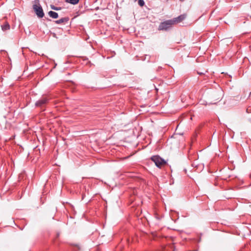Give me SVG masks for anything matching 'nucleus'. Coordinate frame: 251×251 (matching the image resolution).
Listing matches in <instances>:
<instances>
[{
	"label": "nucleus",
	"instance_id": "nucleus-1",
	"mask_svg": "<svg viewBox=\"0 0 251 251\" xmlns=\"http://www.w3.org/2000/svg\"><path fill=\"white\" fill-rule=\"evenodd\" d=\"M32 8L38 18H42L44 17L45 14L43 11V9L40 4L39 0H34Z\"/></svg>",
	"mask_w": 251,
	"mask_h": 251
},
{
	"label": "nucleus",
	"instance_id": "nucleus-2",
	"mask_svg": "<svg viewBox=\"0 0 251 251\" xmlns=\"http://www.w3.org/2000/svg\"><path fill=\"white\" fill-rule=\"evenodd\" d=\"M151 160L155 163V165L161 168L166 164V161L161 158L159 155H154L151 157Z\"/></svg>",
	"mask_w": 251,
	"mask_h": 251
},
{
	"label": "nucleus",
	"instance_id": "nucleus-3",
	"mask_svg": "<svg viewBox=\"0 0 251 251\" xmlns=\"http://www.w3.org/2000/svg\"><path fill=\"white\" fill-rule=\"evenodd\" d=\"M174 25L171 20H167L160 23L158 27L159 30H167Z\"/></svg>",
	"mask_w": 251,
	"mask_h": 251
},
{
	"label": "nucleus",
	"instance_id": "nucleus-4",
	"mask_svg": "<svg viewBox=\"0 0 251 251\" xmlns=\"http://www.w3.org/2000/svg\"><path fill=\"white\" fill-rule=\"evenodd\" d=\"M49 101V99L47 97H43L37 100L35 103L37 107H44Z\"/></svg>",
	"mask_w": 251,
	"mask_h": 251
},
{
	"label": "nucleus",
	"instance_id": "nucleus-5",
	"mask_svg": "<svg viewBox=\"0 0 251 251\" xmlns=\"http://www.w3.org/2000/svg\"><path fill=\"white\" fill-rule=\"evenodd\" d=\"M186 15L185 14H182L176 18H174L173 19H171L173 25L179 23L184 20L186 18Z\"/></svg>",
	"mask_w": 251,
	"mask_h": 251
},
{
	"label": "nucleus",
	"instance_id": "nucleus-6",
	"mask_svg": "<svg viewBox=\"0 0 251 251\" xmlns=\"http://www.w3.org/2000/svg\"><path fill=\"white\" fill-rule=\"evenodd\" d=\"M69 21V18L68 17L62 18L58 20L55 21L54 22L56 24H61L68 23Z\"/></svg>",
	"mask_w": 251,
	"mask_h": 251
},
{
	"label": "nucleus",
	"instance_id": "nucleus-7",
	"mask_svg": "<svg viewBox=\"0 0 251 251\" xmlns=\"http://www.w3.org/2000/svg\"><path fill=\"white\" fill-rule=\"evenodd\" d=\"M48 15L50 17L53 19H57L58 17V14L56 12L50 11L48 12Z\"/></svg>",
	"mask_w": 251,
	"mask_h": 251
},
{
	"label": "nucleus",
	"instance_id": "nucleus-8",
	"mask_svg": "<svg viewBox=\"0 0 251 251\" xmlns=\"http://www.w3.org/2000/svg\"><path fill=\"white\" fill-rule=\"evenodd\" d=\"M1 29L3 31H6L10 29V25L7 22H5L3 25H1Z\"/></svg>",
	"mask_w": 251,
	"mask_h": 251
},
{
	"label": "nucleus",
	"instance_id": "nucleus-9",
	"mask_svg": "<svg viewBox=\"0 0 251 251\" xmlns=\"http://www.w3.org/2000/svg\"><path fill=\"white\" fill-rule=\"evenodd\" d=\"M65 1L68 3L75 5L79 2V0H65Z\"/></svg>",
	"mask_w": 251,
	"mask_h": 251
},
{
	"label": "nucleus",
	"instance_id": "nucleus-10",
	"mask_svg": "<svg viewBox=\"0 0 251 251\" xmlns=\"http://www.w3.org/2000/svg\"><path fill=\"white\" fill-rule=\"evenodd\" d=\"M50 8L51 9L56 11L60 10L61 9V7H57L54 6V5H50Z\"/></svg>",
	"mask_w": 251,
	"mask_h": 251
},
{
	"label": "nucleus",
	"instance_id": "nucleus-11",
	"mask_svg": "<svg viewBox=\"0 0 251 251\" xmlns=\"http://www.w3.org/2000/svg\"><path fill=\"white\" fill-rule=\"evenodd\" d=\"M138 3L141 6H143L145 5V2L144 0H139Z\"/></svg>",
	"mask_w": 251,
	"mask_h": 251
},
{
	"label": "nucleus",
	"instance_id": "nucleus-12",
	"mask_svg": "<svg viewBox=\"0 0 251 251\" xmlns=\"http://www.w3.org/2000/svg\"><path fill=\"white\" fill-rule=\"evenodd\" d=\"M180 0V1H183L184 0Z\"/></svg>",
	"mask_w": 251,
	"mask_h": 251
},
{
	"label": "nucleus",
	"instance_id": "nucleus-13",
	"mask_svg": "<svg viewBox=\"0 0 251 251\" xmlns=\"http://www.w3.org/2000/svg\"><path fill=\"white\" fill-rule=\"evenodd\" d=\"M135 1H136L137 0H134Z\"/></svg>",
	"mask_w": 251,
	"mask_h": 251
}]
</instances>
